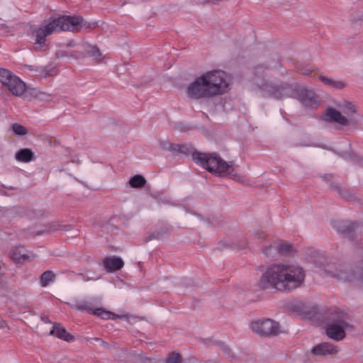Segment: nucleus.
<instances>
[{
    "instance_id": "15",
    "label": "nucleus",
    "mask_w": 363,
    "mask_h": 363,
    "mask_svg": "<svg viewBox=\"0 0 363 363\" xmlns=\"http://www.w3.org/2000/svg\"><path fill=\"white\" fill-rule=\"evenodd\" d=\"M74 308L77 310L86 311L89 313L97 315L103 319H113L114 318V314L111 313L108 311H105L101 308L94 309L91 307H87L83 304L75 305Z\"/></svg>"
},
{
    "instance_id": "7",
    "label": "nucleus",
    "mask_w": 363,
    "mask_h": 363,
    "mask_svg": "<svg viewBox=\"0 0 363 363\" xmlns=\"http://www.w3.org/2000/svg\"><path fill=\"white\" fill-rule=\"evenodd\" d=\"M323 271L326 274L340 281L350 283L356 282L363 287V269L356 272L349 270L345 266L334 268L333 266L328 265L326 267H324Z\"/></svg>"
},
{
    "instance_id": "31",
    "label": "nucleus",
    "mask_w": 363,
    "mask_h": 363,
    "mask_svg": "<svg viewBox=\"0 0 363 363\" xmlns=\"http://www.w3.org/2000/svg\"><path fill=\"white\" fill-rule=\"evenodd\" d=\"M359 164L362 167H363V158L360 160Z\"/></svg>"
},
{
    "instance_id": "25",
    "label": "nucleus",
    "mask_w": 363,
    "mask_h": 363,
    "mask_svg": "<svg viewBox=\"0 0 363 363\" xmlns=\"http://www.w3.org/2000/svg\"><path fill=\"white\" fill-rule=\"evenodd\" d=\"M12 131L18 136L25 135L27 133L26 128L19 123H13L11 125Z\"/></svg>"
},
{
    "instance_id": "28",
    "label": "nucleus",
    "mask_w": 363,
    "mask_h": 363,
    "mask_svg": "<svg viewBox=\"0 0 363 363\" xmlns=\"http://www.w3.org/2000/svg\"><path fill=\"white\" fill-rule=\"evenodd\" d=\"M181 360L180 356L177 353H172L167 357V363H179Z\"/></svg>"
},
{
    "instance_id": "30",
    "label": "nucleus",
    "mask_w": 363,
    "mask_h": 363,
    "mask_svg": "<svg viewBox=\"0 0 363 363\" xmlns=\"http://www.w3.org/2000/svg\"><path fill=\"white\" fill-rule=\"evenodd\" d=\"M6 327L5 321L0 317V329Z\"/></svg>"
},
{
    "instance_id": "5",
    "label": "nucleus",
    "mask_w": 363,
    "mask_h": 363,
    "mask_svg": "<svg viewBox=\"0 0 363 363\" xmlns=\"http://www.w3.org/2000/svg\"><path fill=\"white\" fill-rule=\"evenodd\" d=\"M358 117L354 105L345 101L338 103L336 108H328L323 116L324 120L340 125L354 124Z\"/></svg>"
},
{
    "instance_id": "12",
    "label": "nucleus",
    "mask_w": 363,
    "mask_h": 363,
    "mask_svg": "<svg viewBox=\"0 0 363 363\" xmlns=\"http://www.w3.org/2000/svg\"><path fill=\"white\" fill-rule=\"evenodd\" d=\"M11 259L16 263L23 264L28 260L33 259L35 255L23 246H16L10 252Z\"/></svg>"
},
{
    "instance_id": "27",
    "label": "nucleus",
    "mask_w": 363,
    "mask_h": 363,
    "mask_svg": "<svg viewBox=\"0 0 363 363\" xmlns=\"http://www.w3.org/2000/svg\"><path fill=\"white\" fill-rule=\"evenodd\" d=\"M81 276L84 281L96 280L100 277L99 275L95 274L92 272H86L85 275L81 274Z\"/></svg>"
},
{
    "instance_id": "14",
    "label": "nucleus",
    "mask_w": 363,
    "mask_h": 363,
    "mask_svg": "<svg viewBox=\"0 0 363 363\" xmlns=\"http://www.w3.org/2000/svg\"><path fill=\"white\" fill-rule=\"evenodd\" d=\"M298 99L302 104L306 106L313 107L318 104V100L314 93L305 88L300 89Z\"/></svg>"
},
{
    "instance_id": "22",
    "label": "nucleus",
    "mask_w": 363,
    "mask_h": 363,
    "mask_svg": "<svg viewBox=\"0 0 363 363\" xmlns=\"http://www.w3.org/2000/svg\"><path fill=\"white\" fill-rule=\"evenodd\" d=\"M155 147L160 150L174 151L179 150V145L171 144L166 140L159 141L158 144L155 145Z\"/></svg>"
},
{
    "instance_id": "13",
    "label": "nucleus",
    "mask_w": 363,
    "mask_h": 363,
    "mask_svg": "<svg viewBox=\"0 0 363 363\" xmlns=\"http://www.w3.org/2000/svg\"><path fill=\"white\" fill-rule=\"evenodd\" d=\"M292 250V246L284 241L274 242L267 247L264 253L267 256H274L277 252L288 254Z\"/></svg>"
},
{
    "instance_id": "9",
    "label": "nucleus",
    "mask_w": 363,
    "mask_h": 363,
    "mask_svg": "<svg viewBox=\"0 0 363 363\" xmlns=\"http://www.w3.org/2000/svg\"><path fill=\"white\" fill-rule=\"evenodd\" d=\"M348 327L346 314L343 312H338L333 317L332 322L327 327V335L335 340H340L345 336V330Z\"/></svg>"
},
{
    "instance_id": "6",
    "label": "nucleus",
    "mask_w": 363,
    "mask_h": 363,
    "mask_svg": "<svg viewBox=\"0 0 363 363\" xmlns=\"http://www.w3.org/2000/svg\"><path fill=\"white\" fill-rule=\"evenodd\" d=\"M67 46L71 49L57 52V55L58 57L77 60L87 56L95 62H100L104 58L98 48L95 45L89 43L70 42L67 44Z\"/></svg>"
},
{
    "instance_id": "10",
    "label": "nucleus",
    "mask_w": 363,
    "mask_h": 363,
    "mask_svg": "<svg viewBox=\"0 0 363 363\" xmlns=\"http://www.w3.org/2000/svg\"><path fill=\"white\" fill-rule=\"evenodd\" d=\"M250 328L254 333L261 335H274L279 332V323L268 318L253 320Z\"/></svg>"
},
{
    "instance_id": "20",
    "label": "nucleus",
    "mask_w": 363,
    "mask_h": 363,
    "mask_svg": "<svg viewBox=\"0 0 363 363\" xmlns=\"http://www.w3.org/2000/svg\"><path fill=\"white\" fill-rule=\"evenodd\" d=\"M318 79L325 85L334 89H342L345 86V83L341 80L334 79L322 74L318 76Z\"/></svg>"
},
{
    "instance_id": "24",
    "label": "nucleus",
    "mask_w": 363,
    "mask_h": 363,
    "mask_svg": "<svg viewBox=\"0 0 363 363\" xmlns=\"http://www.w3.org/2000/svg\"><path fill=\"white\" fill-rule=\"evenodd\" d=\"M54 278H55V275L53 274L52 272H49V271L44 272L42 274L41 278H40L41 286H44V287L48 286L50 283H51L54 280Z\"/></svg>"
},
{
    "instance_id": "11",
    "label": "nucleus",
    "mask_w": 363,
    "mask_h": 363,
    "mask_svg": "<svg viewBox=\"0 0 363 363\" xmlns=\"http://www.w3.org/2000/svg\"><path fill=\"white\" fill-rule=\"evenodd\" d=\"M260 94L264 96H272L276 99H282L283 94L286 87L277 82L270 80H263L260 84L257 85Z\"/></svg>"
},
{
    "instance_id": "3",
    "label": "nucleus",
    "mask_w": 363,
    "mask_h": 363,
    "mask_svg": "<svg viewBox=\"0 0 363 363\" xmlns=\"http://www.w3.org/2000/svg\"><path fill=\"white\" fill-rule=\"evenodd\" d=\"M98 26V22L87 21L81 16H62L50 18L45 25L36 29L35 49L40 50L45 45L46 37L53 33L66 30L78 32L82 29H91Z\"/></svg>"
},
{
    "instance_id": "19",
    "label": "nucleus",
    "mask_w": 363,
    "mask_h": 363,
    "mask_svg": "<svg viewBox=\"0 0 363 363\" xmlns=\"http://www.w3.org/2000/svg\"><path fill=\"white\" fill-rule=\"evenodd\" d=\"M50 334L67 342H70L72 340V336L60 325H55Z\"/></svg>"
},
{
    "instance_id": "18",
    "label": "nucleus",
    "mask_w": 363,
    "mask_h": 363,
    "mask_svg": "<svg viewBox=\"0 0 363 363\" xmlns=\"http://www.w3.org/2000/svg\"><path fill=\"white\" fill-rule=\"evenodd\" d=\"M312 352L316 355H325L337 352V349L329 343H321L312 349Z\"/></svg>"
},
{
    "instance_id": "4",
    "label": "nucleus",
    "mask_w": 363,
    "mask_h": 363,
    "mask_svg": "<svg viewBox=\"0 0 363 363\" xmlns=\"http://www.w3.org/2000/svg\"><path fill=\"white\" fill-rule=\"evenodd\" d=\"M192 158L196 164L202 166L209 172L218 176H229L240 183L246 182L245 177L236 172L232 162L228 163L216 155L195 152L192 154Z\"/></svg>"
},
{
    "instance_id": "29",
    "label": "nucleus",
    "mask_w": 363,
    "mask_h": 363,
    "mask_svg": "<svg viewBox=\"0 0 363 363\" xmlns=\"http://www.w3.org/2000/svg\"><path fill=\"white\" fill-rule=\"evenodd\" d=\"M37 67L36 66H33V65H26L25 66V68L28 69L29 71L32 72H35V68Z\"/></svg>"
},
{
    "instance_id": "26",
    "label": "nucleus",
    "mask_w": 363,
    "mask_h": 363,
    "mask_svg": "<svg viewBox=\"0 0 363 363\" xmlns=\"http://www.w3.org/2000/svg\"><path fill=\"white\" fill-rule=\"evenodd\" d=\"M163 238V235L161 232H158L157 230H153L149 233L147 237V240H152L153 239H162Z\"/></svg>"
},
{
    "instance_id": "16",
    "label": "nucleus",
    "mask_w": 363,
    "mask_h": 363,
    "mask_svg": "<svg viewBox=\"0 0 363 363\" xmlns=\"http://www.w3.org/2000/svg\"><path fill=\"white\" fill-rule=\"evenodd\" d=\"M104 266L109 272H113L123 267V261L117 257H109L104 259Z\"/></svg>"
},
{
    "instance_id": "17",
    "label": "nucleus",
    "mask_w": 363,
    "mask_h": 363,
    "mask_svg": "<svg viewBox=\"0 0 363 363\" xmlns=\"http://www.w3.org/2000/svg\"><path fill=\"white\" fill-rule=\"evenodd\" d=\"M14 157L18 162L28 163L34 160V153L29 148H22L15 153Z\"/></svg>"
},
{
    "instance_id": "23",
    "label": "nucleus",
    "mask_w": 363,
    "mask_h": 363,
    "mask_svg": "<svg viewBox=\"0 0 363 363\" xmlns=\"http://www.w3.org/2000/svg\"><path fill=\"white\" fill-rule=\"evenodd\" d=\"M145 182V179L140 174H135L129 179V184L133 188H141Z\"/></svg>"
},
{
    "instance_id": "21",
    "label": "nucleus",
    "mask_w": 363,
    "mask_h": 363,
    "mask_svg": "<svg viewBox=\"0 0 363 363\" xmlns=\"http://www.w3.org/2000/svg\"><path fill=\"white\" fill-rule=\"evenodd\" d=\"M57 69L55 67L47 68L45 67H37L35 68L34 75L41 77H48L55 75Z\"/></svg>"
},
{
    "instance_id": "8",
    "label": "nucleus",
    "mask_w": 363,
    "mask_h": 363,
    "mask_svg": "<svg viewBox=\"0 0 363 363\" xmlns=\"http://www.w3.org/2000/svg\"><path fill=\"white\" fill-rule=\"evenodd\" d=\"M0 82L17 96H21L26 89V84L18 77L6 69H0Z\"/></svg>"
},
{
    "instance_id": "2",
    "label": "nucleus",
    "mask_w": 363,
    "mask_h": 363,
    "mask_svg": "<svg viewBox=\"0 0 363 363\" xmlns=\"http://www.w3.org/2000/svg\"><path fill=\"white\" fill-rule=\"evenodd\" d=\"M229 77L220 69L207 71L194 78L186 86V95L194 99L210 98L227 92Z\"/></svg>"
},
{
    "instance_id": "1",
    "label": "nucleus",
    "mask_w": 363,
    "mask_h": 363,
    "mask_svg": "<svg viewBox=\"0 0 363 363\" xmlns=\"http://www.w3.org/2000/svg\"><path fill=\"white\" fill-rule=\"evenodd\" d=\"M305 277V272L300 265L284 261L270 265L262 274L258 285L262 289L291 292L303 284Z\"/></svg>"
}]
</instances>
